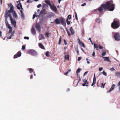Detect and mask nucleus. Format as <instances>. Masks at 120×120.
<instances>
[{"label":"nucleus","instance_id":"nucleus-29","mask_svg":"<svg viewBox=\"0 0 120 120\" xmlns=\"http://www.w3.org/2000/svg\"><path fill=\"white\" fill-rule=\"evenodd\" d=\"M39 37L40 38V39H39V40L42 39H43L45 38L43 35L42 34L40 35Z\"/></svg>","mask_w":120,"mask_h":120},{"label":"nucleus","instance_id":"nucleus-59","mask_svg":"<svg viewBox=\"0 0 120 120\" xmlns=\"http://www.w3.org/2000/svg\"><path fill=\"white\" fill-rule=\"evenodd\" d=\"M88 71H86V72H85L84 73V76L85 75H86V74H87V73H88Z\"/></svg>","mask_w":120,"mask_h":120},{"label":"nucleus","instance_id":"nucleus-41","mask_svg":"<svg viewBox=\"0 0 120 120\" xmlns=\"http://www.w3.org/2000/svg\"><path fill=\"white\" fill-rule=\"evenodd\" d=\"M103 69V68L102 67H100L99 68V71H102Z\"/></svg>","mask_w":120,"mask_h":120},{"label":"nucleus","instance_id":"nucleus-25","mask_svg":"<svg viewBox=\"0 0 120 120\" xmlns=\"http://www.w3.org/2000/svg\"><path fill=\"white\" fill-rule=\"evenodd\" d=\"M5 22L6 25L8 27L9 26H10L9 25V24L8 23V21H7V19H5Z\"/></svg>","mask_w":120,"mask_h":120},{"label":"nucleus","instance_id":"nucleus-4","mask_svg":"<svg viewBox=\"0 0 120 120\" xmlns=\"http://www.w3.org/2000/svg\"><path fill=\"white\" fill-rule=\"evenodd\" d=\"M29 54L34 56H35L37 55V52L35 50L33 49H31L29 50Z\"/></svg>","mask_w":120,"mask_h":120},{"label":"nucleus","instance_id":"nucleus-46","mask_svg":"<svg viewBox=\"0 0 120 120\" xmlns=\"http://www.w3.org/2000/svg\"><path fill=\"white\" fill-rule=\"evenodd\" d=\"M86 60L87 61V63L88 64H89L90 63V62L89 61V59L88 58H87L86 59Z\"/></svg>","mask_w":120,"mask_h":120},{"label":"nucleus","instance_id":"nucleus-37","mask_svg":"<svg viewBox=\"0 0 120 120\" xmlns=\"http://www.w3.org/2000/svg\"><path fill=\"white\" fill-rule=\"evenodd\" d=\"M103 75L105 76H106L107 75V74L106 72L105 71H103L102 73Z\"/></svg>","mask_w":120,"mask_h":120},{"label":"nucleus","instance_id":"nucleus-49","mask_svg":"<svg viewBox=\"0 0 120 120\" xmlns=\"http://www.w3.org/2000/svg\"><path fill=\"white\" fill-rule=\"evenodd\" d=\"M68 19H70L71 18V16L70 15H69L68 16Z\"/></svg>","mask_w":120,"mask_h":120},{"label":"nucleus","instance_id":"nucleus-54","mask_svg":"<svg viewBox=\"0 0 120 120\" xmlns=\"http://www.w3.org/2000/svg\"><path fill=\"white\" fill-rule=\"evenodd\" d=\"M41 6V4H38V6H37V7L38 8H39Z\"/></svg>","mask_w":120,"mask_h":120},{"label":"nucleus","instance_id":"nucleus-53","mask_svg":"<svg viewBox=\"0 0 120 120\" xmlns=\"http://www.w3.org/2000/svg\"><path fill=\"white\" fill-rule=\"evenodd\" d=\"M92 55L94 57L95 56V53L94 51V52H93Z\"/></svg>","mask_w":120,"mask_h":120},{"label":"nucleus","instance_id":"nucleus-35","mask_svg":"<svg viewBox=\"0 0 120 120\" xmlns=\"http://www.w3.org/2000/svg\"><path fill=\"white\" fill-rule=\"evenodd\" d=\"M96 21L98 23H100V20L99 19H98L96 20Z\"/></svg>","mask_w":120,"mask_h":120},{"label":"nucleus","instance_id":"nucleus-62","mask_svg":"<svg viewBox=\"0 0 120 120\" xmlns=\"http://www.w3.org/2000/svg\"><path fill=\"white\" fill-rule=\"evenodd\" d=\"M11 36H10L9 37H8L7 38L8 39H11Z\"/></svg>","mask_w":120,"mask_h":120},{"label":"nucleus","instance_id":"nucleus-40","mask_svg":"<svg viewBox=\"0 0 120 120\" xmlns=\"http://www.w3.org/2000/svg\"><path fill=\"white\" fill-rule=\"evenodd\" d=\"M46 56H49V52H46L45 54Z\"/></svg>","mask_w":120,"mask_h":120},{"label":"nucleus","instance_id":"nucleus-30","mask_svg":"<svg viewBox=\"0 0 120 120\" xmlns=\"http://www.w3.org/2000/svg\"><path fill=\"white\" fill-rule=\"evenodd\" d=\"M116 76L118 77H120V72H117L115 73Z\"/></svg>","mask_w":120,"mask_h":120},{"label":"nucleus","instance_id":"nucleus-28","mask_svg":"<svg viewBox=\"0 0 120 120\" xmlns=\"http://www.w3.org/2000/svg\"><path fill=\"white\" fill-rule=\"evenodd\" d=\"M8 28L10 30L9 31V33H11L12 31V28L11 26H9L8 27Z\"/></svg>","mask_w":120,"mask_h":120},{"label":"nucleus","instance_id":"nucleus-60","mask_svg":"<svg viewBox=\"0 0 120 120\" xmlns=\"http://www.w3.org/2000/svg\"><path fill=\"white\" fill-rule=\"evenodd\" d=\"M68 72H66L64 74L65 75H66L68 74Z\"/></svg>","mask_w":120,"mask_h":120},{"label":"nucleus","instance_id":"nucleus-58","mask_svg":"<svg viewBox=\"0 0 120 120\" xmlns=\"http://www.w3.org/2000/svg\"><path fill=\"white\" fill-rule=\"evenodd\" d=\"M83 82H86V81H87V80H86L85 79H83Z\"/></svg>","mask_w":120,"mask_h":120},{"label":"nucleus","instance_id":"nucleus-42","mask_svg":"<svg viewBox=\"0 0 120 120\" xmlns=\"http://www.w3.org/2000/svg\"><path fill=\"white\" fill-rule=\"evenodd\" d=\"M25 49V46L24 45H22V50H24Z\"/></svg>","mask_w":120,"mask_h":120},{"label":"nucleus","instance_id":"nucleus-7","mask_svg":"<svg viewBox=\"0 0 120 120\" xmlns=\"http://www.w3.org/2000/svg\"><path fill=\"white\" fill-rule=\"evenodd\" d=\"M50 8L51 9L55 12L57 11V9L56 7L53 4L51 5L50 6Z\"/></svg>","mask_w":120,"mask_h":120},{"label":"nucleus","instance_id":"nucleus-23","mask_svg":"<svg viewBox=\"0 0 120 120\" xmlns=\"http://www.w3.org/2000/svg\"><path fill=\"white\" fill-rule=\"evenodd\" d=\"M89 82L88 81H86V82H84V83L82 84V85L83 86H88L87 84H88Z\"/></svg>","mask_w":120,"mask_h":120},{"label":"nucleus","instance_id":"nucleus-55","mask_svg":"<svg viewBox=\"0 0 120 120\" xmlns=\"http://www.w3.org/2000/svg\"><path fill=\"white\" fill-rule=\"evenodd\" d=\"M64 43L65 44V45H67V42H66V41L65 39L64 40Z\"/></svg>","mask_w":120,"mask_h":120},{"label":"nucleus","instance_id":"nucleus-13","mask_svg":"<svg viewBox=\"0 0 120 120\" xmlns=\"http://www.w3.org/2000/svg\"><path fill=\"white\" fill-rule=\"evenodd\" d=\"M78 42L79 44L81 46V45H82V46L83 47H85V46L84 44L82 42H81L79 40V39L78 40Z\"/></svg>","mask_w":120,"mask_h":120},{"label":"nucleus","instance_id":"nucleus-47","mask_svg":"<svg viewBox=\"0 0 120 120\" xmlns=\"http://www.w3.org/2000/svg\"><path fill=\"white\" fill-rule=\"evenodd\" d=\"M98 46L100 49H102L103 48V47L100 45H99Z\"/></svg>","mask_w":120,"mask_h":120},{"label":"nucleus","instance_id":"nucleus-61","mask_svg":"<svg viewBox=\"0 0 120 120\" xmlns=\"http://www.w3.org/2000/svg\"><path fill=\"white\" fill-rule=\"evenodd\" d=\"M14 35V34H13V33H12L10 35V36H11V37H12Z\"/></svg>","mask_w":120,"mask_h":120},{"label":"nucleus","instance_id":"nucleus-2","mask_svg":"<svg viewBox=\"0 0 120 120\" xmlns=\"http://www.w3.org/2000/svg\"><path fill=\"white\" fill-rule=\"evenodd\" d=\"M12 11L9 10H6L5 12L4 17L6 19H7L9 17L10 18V19H11L12 18L11 14V12Z\"/></svg>","mask_w":120,"mask_h":120},{"label":"nucleus","instance_id":"nucleus-57","mask_svg":"<svg viewBox=\"0 0 120 120\" xmlns=\"http://www.w3.org/2000/svg\"><path fill=\"white\" fill-rule=\"evenodd\" d=\"M86 5V3H84L83 4L81 5V6H83Z\"/></svg>","mask_w":120,"mask_h":120},{"label":"nucleus","instance_id":"nucleus-36","mask_svg":"<svg viewBox=\"0 0 120 120\" xmlns=\"http://www.w3.org/2000/svg\"><path fill=\"white\" fill-rule=\"evenodd\" d=\"M66 21L68 25H69L70 24V22L68 21V18L66 19Z\"/></svg>","mask_w":120,"mask_h":120},{"label":"nucleus","instance_id":"nucleus-48","mask_svg":"<svg viewBox=\"0 0 120 120\" xmlns=\"http://www.w3.org/2000/svg\"><path fill=\"white\" fill-rule=\"evenodd\" d=\"M96 82V79L93 78V82H94V83L95 84V83Z\"/></svg>","mask_w":120,"mask_h":120},{"label":"nucleus","instance_id":"nucleus-20","mask_svg":"<svg viewBox=\"0 0 120 120\" xmlns=\"http://www.w3.org/2000/svg\"><path fill=\"white\" fill-rule=\"evenodd\" d=\"M39 47L43 49H45V48L43 45L41 43H39Z\"/></svg>","mask_w":120,"mask_h":120},{"label":"nucleus","instance_id":"nucleus-10","mask_svg":"<svg viewBox=\"0 0 120 120\" xmlns=\"http://www.w3.org/2000/svg\"><path fill=\"white\" fill-rule=\"evenodd\" d=\"M21 53L20 52H19L16 54H15L14 56V59L18 57H19L21 56Z\"/></svg>","mask_w":120,"mask_h":120},{"label":"nucleus","instance_id":"nucleus-3","mask_svg":"<svg viewBox=\"0 0 120 120\" xmlns=\"http://www.w3.org/2000/svg\"><path fill=\"white\" fill-rule=\"evenodd\" d=\"M119 26L118 22L116 21H114L111 24V26L113 28H116Z\"/></svg>","mask_w":120,"mask_h":120},{"label":"nucleus","instance_id":"nucleus-5","mask_svg":"<svg viewBox=\"0 0 120 120\" xmlns=\"http://www.w3.org/2000/svg\"><path fill=\"white\" fill-rule=\"evenodd\" d=\"M60 20L62 25L64 26H66V22L65 19L62 18H60Z\"/></svg>","mask_w":120,"mask_h":120},{"label":"nucleus","instance_id":"nucleus-33","mask_svg":"<svg viewBox=\"0 0 120 120\" xmlns=\"http://www.w3.org/2000/svg\"><path fill=\"white\" fill-rule=\"evenodd\" d=\"M81 70V69L80 68H79L77 69L76 72L77 75H78V74L80 72V71Z\"/></svg>","mask_w":120,"mask_h":120},{"label":"nucleus","instance_id":"nucleus-32","mask_svg":"<svg viewBox=\"0 0 120 120\" xmlns=\"http://www.w3.org/2000/svg\"><path fill=\"white\" fill-rule=\"evenodd\" d=\"M46 13V11L45 9H43L41 12L40 14H45Z\"/></svg>","mask_w":120,"mask_h":120},{"label":"nucleus","instance_id":"nucleus-51","mask_svg":"<svg viewBox=\"0 0 120 120\" xmlns=\"http://www.w3.org/2000/svg\"><path fill=\"white\" fill-rule=\"evenodd\" d=\"M24 38L25 39L28 40V39H29V37H24Z\"/></svg>","mask_w":120,"mask_h":120},{"label":"nucleus","instance_id":"nucleus-43","mask_svg":"<svg viewBox=\"0 0 120 120\" xmlns=\"http://www.w3.org/2000/svg\"><path fill=\"white\" fill-rule=\"evenodd\" d=\"M75 18L76 20H77L78 19L77 15V14L76 13V12H75Z\"/></svg>","mask_w":120,"mask_h":120},{"label":"nucleus","instance_id":"nucleus-6","mask_svg":"<svg viewBox=\"0 0 120 120\" xmlns=\"http://www.w3.org/2000/svg\"><path fill=\"white\" fill-rule=\"evenodd\" d=\"M114 37L115 40L116 41L120 40V36L118 33L115 34L114 35Z\"/></svg>","mask_w":120,"mask_h":120},{"label":"nucleus","instance_id":"nucleus-1","mask_svg":"<svg viewBox=\"0 0 120 120\" xmlns=\"http://www.w3.org/2000/svg\"><path fill=\"white\" fill-rule=\"evenodd\" d=\"M103 9H108L110 11H112L114 10V5L113 4H111L109 1L107 2L105 4H103L101 6L98 8V10L100 12H101Z\"/></svg>","mask_w":120,"mask_h":120},{"label":"nucleus","instance_id":"nucleus-21","mask_svg":"<svg viewBox=\"0 0 120 120\" xmlns=\"http://www.w3.org/2000/svg\"><path fill=\"white\" fill-rule=\"evenodd\" d=\"M55 22L56 24H58L60 23V19L59 20L57 18L56 19Z\"/></svg>","mask_w":120,"mask_h":120},{"label":"nucleus","instance_id":"nucleus-50","mask_svg":"<svg viewBox=\"0 0 120 120\" xmlns=\"http://www.w3.org/2000/svg\"><path fill=\"white\" fill-rule=\"evenodd\" d=\"M110 70L111 71H113L114 70H115V69L113 68H110Z\"/></svg>","mask_w":120,"mask_h":120},{"label":"nucleus","instance_id":"nucleus-11","mask_svg":"<svg viewBox=\"0 0 120 120\" xmlns=\"http://www.w3.org/2000/svg\"><path fill=\"white\" fill-rule=\"evenodd\" d=\"M115 86V84H113L111 86L110 89L107 92L108 93H110L114 89V88Z\"/></svg>","mask_w":120,"mask_h":120},{"label":"nucleus","instance_id":"nucleus-18","mask_svg":"<svg viewBox=\"0 0 120 120\" xmlns=\"http://www.w3.org/2000/svg\"><path fill=\"white\" fill-rule=\"evenodd\" d=\"M17 9L19 10H20L21 8H22V6L21 4H19L17 5Z\"/></svg>","mask_w":120,"mask_h":120},{"label":"nucleus","instance_id":"nucleus-14","mask_svg":"<svg viewBox=\"0 0 120 120\" xmlns=\"http://www.w3.org/2000/svg\"><path fill=\"white\" fill-rule=\"evenodd\" d=\"M20 12L21 17L22 19H24V15L23 13L22 10H21Z\"/></svg>","mask_w":120,"mask_h":120},{"label":"nucleus","instance_id":"nucleus-19","mask_svg":"<svg viewBox=\"0 0 120 120\" xmlns=\"http://www.w3.org/2000/svg\"><path fill=\"white\" fill-rule=\"evenodd\" d=\"M31 31L32 33L34 35H35L36 33V31L34 27H32V28Z\"/></svg>","mask_w":120,"mask_h":120},{"label":"nucleus","instance_id":"nucleus-22","mask_svg":"<svg viewBox=\"0 0 120 120\" xmlns=\"http://www.w3.org/2000/svg\"><path fill=\"white\" fill-rule=\"evenodd\" d=\"M117 87L119 91H120V81L117 84Z\"/></svg>","mask_w":120,"mask_h":120},{"label":"nucleus","instance_id":"nucleus-9","mask_svg":"<svg viewBox=\"0 0 120 120\" xmlns=\"http://www.w3.org/2000/svg\"><path fill=\"white\" fill-rule=\"evenodd\" d=\"M35 28L39 32L41 30V27L40 24L38 23H37L35 25Z\"/></svg>","mask_w":120,"mask_h":120},{"label":"nucleus","instance_id":"nucleus-16","mask_svg":"<svg viewBox=\"0 0 120 120\" xmlns=\"http://www.w3.org/2000/svg\"><path fill=\"white\" fill-rule=\"evenodd\" d=\"M103 58L104 59V60L105 61L110 62V60L109 59V57H103Z\"/></svg>","mask_w":120,"mask_h":120},{"label":"nucleus","instance_id":"nucleus-39","mask_svg":"<svg viewBox=\"0 0 120 120\" xmlns=\"http://www.w3.org/2000/svg\"><path fill=\"white\" fill-rule=\"evenodd\" d=\"M61 37H60V39H59V42L58 43V44L59 45H60L61 44Z\"/></svg>","mask_w":120,"mask_h":120},{"label":"nucleus","instance_id":"nucleus-34","mask_svg":"<svg viewBox=\"0 0 120 120\" xmlns=\"http://www.w3.org/2000/svg\"><path fill=\"white\" fill-rule=\"evenodd\" d=\"M94 49L97 48V49L98 47V46L97 44H95L94 43Z\"/></svg>","mask_w":120,"mask_h":120},{"label":"nucleus","instance_id":"nucleus-12","mask_svg":"<svg viewBox=\"0 0 120 120\" xmlns=\"http://www.w3.org/2000/svg\"><path fill=\"white\" fill-rule=\"evenodd\" d=\"M8 6L10 8V10L9 11H12L14 9V7L13 5L11 4H8Z\"/></svg>","mask_w":120,"mask_h":120},{"label":"nucleus","instance_id":"nucleus-17","mask_svg":"<svg viewBox=\"0 0 120 120\" xmlns=\"http://www.w3.org/2000/svg\"><path fill=\"white\" fill-rule=\"evenodd\" d=\"M13 17L16 19L17 18V16L16 12L15 11H13Z\"/></svg>","mask_w":120,"mask_h":120},{"label":"nucleus","instance_id":"nucleus-15","mask_svg":"<svg viewBox=\"0 0 120 120\" xmlns=\"http://www.w3.org/2000/svg\"><path fill=\"white\" fill-rule=\"evenodd\" d=\"M70 30L71 34L72 35L74 34H75V31L72 28V27H71L70 29Z\"/></svg>","mask_w":120,"mask_h":120},{"label":"nucleus","instance_id":"nucleus-38","mask_svg":"<svg viewBox=\"0 0 120 120\" xmlns=\"http://www.w3.org/2000/svg\"><path fill=\"white\" fill-rule=\"evenodd\" d=\"M66 30L68 36H70V34L69 32L68 31V30L67 29H66Z\"/></svg>","mask_w":120,"mask_h":120},{"label":"nucleus","instance_id":"nucleus-63","mask_svg":"<svg viewBox=\"0 0 120 120\" xmlns=\"http://www.w3.org/2000/svg\"><path fill=\"white\" fill-rule=\"evenodd\" d=\"M44 6L48 7V6L46 4H44Z\"/></svg>","mask_w":120,"mask_h":120},{"label":"nucleus","instance_id":"nucleus-56","mask_svg":"<svg viewBox=\"0 0 120 120\" xmlns=\"http://www.w3.org/2000/svg\"><path fill=\"white\" fill-rule=\"evenodd\" d=\"M82 58L81 57H79L78 58V61H79Z\"/></svg>","mask_w":120,"mask_h":120},{"label":"nucleus","instance_id":"nucleus-31","mask_svg":"<svg viewBox=\"0 0 120 120\" xmlns=\"http://www.w3.org/2000/svg\"><path fill=\"white\" fill-rule=\"evenodd\" d=\"M50 34L49 32H46L45 34V35L46 36H47V37L49 38V35Z\"/></svg>","mask_w":120,"mask_h":120},{"label":"nucleus","instance_id":"nucleus-24","mask_svg":"<svg viewBox=\"0 0 120 120\" xmlns=\"http://www.w3.org/2000/svg\"><path fill=\"white\" fill-rule=\"evenodd\" d=\"M102 53L101 54V55H102V57L103 56H104L106 54V51L104 50H102Z\"/></svg>","mask_w":120,"mask_h":120},{"label":"nucleus","instance_id":"nucleus-44","mask_svg":"<svg viewBox=\"0 0 120 120\" xmlns=\"http://www.w3.org/2000/svg\"><path fill=\"white\" fill-rule=\"evenodd\" d=\"M33 71V69L32 68H30L29 72L30 73H31Z\"/></svg>","mask_w":120,"mask_h":120},{"label":"nucleus","instance_id":"nucleus-45","mask_svg":"<svg viewBox=\"0 0 120 120\" xmlns=\"http://www.w3.org/2000/svg\"><path fill=\"white\" fill-rule=\"evenodd\" d=\"M106 83H105L104 84H103V83H101V86H102V87L103 88H104L105 87V84Z\"/></svg>","mask_w":120,"mask_h":120},{"label":"nucleus","instance_id":"nucleus-64","mask_svg":"<svg viewBox=\"0 0 120 120\" xmlns=\"http://www.w3.org/2000/svg\"><path fill=\"white\" fill-rule=\"evenodd\" d=\"M79 51L78 50V49H77V54L79 55Z\"/></svg>","mask_w":120,"mask_h":120},{"label":"nucleus","instance_id":"nucleus-8","mask_svg":"<svg viewBox=\"0 0 120 120\" xmlns=\"http://www.w3.org/2000/svg\"><path fill=\"white\" fill-rule=\"evenodd\" d=\"M11 23V24L13 25L15 28L16 27V22L15 19H13L12 18L10 19Z\"/></svg>","mask_w":120,"mask_h":120},{"label":"nucleus","instance_id":"nucleus-52","mask_svg":"<svg viewBox=\"0 0 120 120\" xmlns=\"http://www.w3.org/2000/svg\"><path fill=\"white\" fill-rule=\"evenodd\" d=\"M36 14H34L33 15V19H34L35 18V17H36V16H37V15H36Z\"/></svg>","mask_w":120,"mask_h":120},{"label":"nucleus","instance_id":"nucleus-27","mask_svg":"<svg viewBox=\"0 0 120 120\" xmlns=\"http://www.w3.org/2000/svg\"><path fill=\"white\" fill-rule=\"evenodd\" d=\"M65 59L68 60H69V56L68 54L66 55H65L64 56Z\"/></svg>","mask_w":120,"mask_h":120},{"label":"nucleus","instance_id":"nucleus-26","mask_svg":"<svg viewBox=\"0 0 120 120\" xmlns=\"http://www.w3.org/2000/svg\"><path fill=\"white\" fill-rule=\"evenodd\" d=\"M45 2L48 4L49 6L51 5L49 0H45Z\"/></svg>","mask_w":120,"mask_h":120}]
</instances>
